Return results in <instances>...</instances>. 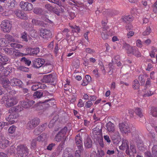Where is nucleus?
<instances>
[{"label":"nucleus","mask_w":157,"mask_h":157,"mask_svg":"<svg viewBox=\"0 0 157 157\" xmlns=\"http://www.w3.org/2000/svg\"><path fill=\"white\" fill-rule=\"evenodd\" d=\"M18 101L17 98L13 96L9 97L7 96H4L2 98L1 100L2 104L6 102L5 105L7 108H10L16 105Z\"/></svg>","instance_id":"obj_1"},{"label":"nucleus","mask_w":157,"mask_h":157,"mask_svg":"<svg viewBox=\"0 0 157 157\" xmlns=\"http://www.w3.org/2000/svg\"><path fill=\"white\" fill-rule=\"evenodd\" d=\"M16 109L14 108H11L9 110L8 113L10 114L8 117H6V119L9 124H14L15 122L14 120L17 118L19 116L18 113L15 112Z\"/></svg>","instance_id":"obj_2"},{"label":"nucleus","mask_w":157,"mask_h":157,"mask_svg":"<svg viewBox=\"0 0 157 157\" xmlns=\"http://www.w3.org/2000/svg\"><path fill=\"white\" fill-rule=\"evenodd\" d=\"M123 48L127 50V52L128 54H132L138 57L141 56L140 52L135 47H131L129 44H125Z\"/></svg>","instance_id":"obj_3"},{"label":"nucleus","mask_w":157,"mask_h":157,"mask_svg":"<svg viewBox=\"0 0 157 157\" xmlns=\"http://www.w3.org/2000/svg\"><path fill=\"white\" fill-rule=\"evenodd\" d=\"M0 27L3 32L9 33L11 31L12 27V22L9 20L5 19L1 22Z\"/></svg>","instance_id":"obj_4"},{"label":"nucleus","mask_w":157,"mask_h":157,"mask_svg":"<svg viewBox=\"0 0 157 157\" xmlns=\"http://www.w3.org/2000/svg\"><path fill=\"white\" fill-rule=\"evenodd\" d=\"M17 152L18 155L22 157H25L29 154V149L24 145H20L17 146Z\"/></svg>","instance_id":"obj_5"},{"label":"nucleus","mask_w":157,"mask_h":157,"mask_svg":"<svg viewBox=\"0 0 157 157\" xmlns=\"http://www.w3.org/2000/svg\"><path fill=\"white\" fill-rule=\"evenodd\" d=\"M118 126L120 132L122 134H128L131 132V128L126 122L119 123Z\"/></svg>","instance_id":"obj_6"},{"label":"nucleus","mask_w":157,"mask_h":157,"mask_svg":"<svg viewBox=\"0 0 157 157\" xmlns=\"http://www.w3.org/2000/svg\"><path fill=\"white\" fill-rule=\"evenodd\" d=\"M67 131V128L65 127L58 132L55 137V140L57 142H60L62 140H65L66 137L65 135Z\"/></svg>","instance_id":"obj_7"},{"label":"nucleus","mask_w":157,"mask_h":157,"mask_svg":"<svg viewBox=\"0 0 157 157\" xmlns=\"http://www.w3.org/2000/svg\"><path fill=\"white\" fill-rule=\"evenodd\" d=\"M40 120L37 118H34L29 121L26 126V128L29 130L33 129L39 124Z\"/></svg>","instance_id":"obj_8"},{"label":"nucleus","mask_w":157,"mask_h":157,"mask_svg":"<svg viewBox=\"0 0 157 157\" xmlns=\"http://www.w3.org/2000/svg\"><path fill=\"white\" fill-rule=\"evenodd\" d=\"M56 80V75L53 73L44 75L42 79V81L45 83H53Z\"/></svg>","instance_id":"obj_9"},{"label":"nucleus","mask_w":157,"mask_h":157,"mask_svg":"<svg viewBox=\"0 0 157 157\" xmlns=\"http://www.w3.org/2000/svg\"><path fill=\"white\" fill-rule=\"evenodd\" d=\"M20 6L22 9L25 11H31L33 8L32 4L24 1H21L20 2Z\"/></svg>","instance_id":"obj_10"},{"label":"nucleus","mask_w":157,"mask_h":157,"mask_svg":"<svg viewBox=\"0 0 157 157\" xmlns=\"http://www.w3.org/2000/svg\"><path fill=\"white\" fill-rule=\"evenodd\" d=\"M40 36L46 39H48L51 38L52 34L49 30L45 29H41L40 30Z\"/></svg>","instance_id":"obj_11"},{"label":"nucleus","mask_w":157,"mask_h":157,"mask_svg":"<svg viewBox=\"0 0 157 157\" xmlns=\"http://www.w3.org/2000/svg\"><path fill=\"white\" fill-rule=\"evenodd\" d=\"M10 144V141L0 134V148L4 149L7 147Z\"/></svg>","instance_id":"obj_12"},{"label":"nucleus","mask_w":157,"mask_h":157,"mask_svg":"<svg viewBox=\"0 0 157 157\" xmlns=\"http://www.w3.org/2000/svg\"><path fill=\"white\" fill-rule=\"evenodd\" d=\"M33 67L38 68L41 67L44 63V59L41 58H36L32 61Z\"/></svg>","instance_id":"obj_13"},{"label":"nucleus","mask_w":157,"mask_h":157,"mask_svg":"<svg viewBox=\"0 0 157 157\" xmlns=\"http://www.w3.org/2000/svg\"><path fill=\"white\" fill-rule=\"evenodd\" d=\"M75 143L78 150L83 151V148L82 139L80 134H78L75 136Z\"/></svg>","instance_id":"obj_14"},{"label":"nucleus","mask_w":157,"mask_h":157,"mask_svg":"<svg viewBox=\"0 0 157 157\" xmlns=\"http://www.w3.org/2000/svg\"><path fill=\"white\" fill-rule=\"evenodd\" d=\"M35 103L34 101L23 100L20 101V104L23 108H28L32 106Z\"/></svg>","instance_id":"obj_15"},{"label":"nucleus","mask_w":157,"mask_h":157,"mask_svg":"<svg viewBox=\"0 0 157 157\" xmlns=\"http://www.w3.org/2000/svg\"><path fill=\"white\" fill-rule=\"evenodd\" d=\"M22 83L20 80L15 78H13L10 80V84L13 86H18L21 87Z\"/></svg>","instance_id":"obj_16"},{"label":"nucleus","mask_w":157,"mask_h":157,"mask_svg":"<svg viewBox=\"0 0 157 157\" xmlns=\"http://www.w3.org/2000/svg\"><path fill=\"white\" fill-rule=\"evenodd\" d=\"M15 14L17 16L21 19L26 20L28 19V17L26 15L23 13L21 10H17L15 11Z\"/></svg>","instance_id":"obj_17"},{"label":"nucleus","mask_w":157,"mask_h":157,"mask_svg":"<svg viewBox=\"0 0 157 157\" xmlns=\"http://www.w3.org/2000/svg\"><path fill=\"white\" fill-rule=\"evenodd\" d=\"M84 145L86 148H89L92 147V142L90 138L87 137L84 140Z\"/></svg>","instance_id":"obj_18"},{"label":"nucleus","mask_w":157,"mask_h":157,"mask_svg":"<svg viewBox=\"0 0 157 157\" xmlns=\"http://www.w3.org/2000/svg\"><path fill=\"white\" fill-rule=\"evenodd\" d=\"M122 144L119 146L120 149L124 150L126 148H129V144L128 141L125 139H123L122 140Z\"/></svg>","instance_id":"obj_19"},{"label":"nucleus","mask_w":157,"mask_h":157,"mask_svg":"<svg viewBox=\"0 0 157 157\" xmlns=\"http://www.w3.org/2000/svg\"><path fill=\"white\" fill-rule=\"evenodd\" d=\"M108 27L103 28L102 32L101 33V35L102 38L104 40H105L108 39L109 36H111L112 34H110L109 33L108 35L107 33V29Z\"/></svg>","instance_id":"obj_20"},{"label":"nucleus","mask_w":157,"mask_h":157,"mask_svg":"<svg viewBox=\"0 0 157 157\" xmlns=\"http://www.w3.org/2000/svg\"><path fill=\"white\" fill-rule=\"evenodd\" d=\"M46 106V104L45 102H38L35 105V107L37 110H42L44 109Z\"/></svg>","instance_id":"obj_21"},{"label":"nucleus","mask_w":157,"mask_h":157,"mask_svg":"<svg viewBox=\"0 0 157 157\" xmlns=\"http://www.w3.org/2000/svg\"><path fill=\"white\" fill-rule=\"evenodd\" d=\"M106 129L109 132H113L115 130L114 124L111 122H109L106 124Z\"/></svg>","instance_id":"obj_22"},{"label":"nucleus","mask_w":157,"mask_h":157,"mask_svg":"<svg viewBox=\"0 0 157 157\" xmlns=\"http://www.w3.org/2000/svg\"><path fill=\"white\" fill-rule=\"evenodd\" d=\"M44 85L41 83H35L33 85L31 89L32 90L35 91L39 88L44 89Z\"/></svg>","instance_id":"obj_23"},{"label":"nucleus","mask_w":157,"mask_h":157,"mask_svg":"<svg viewBox=\"0 0 157 157\" xmlns=\"http://www.w3.org/2000/svg\"><path fill=\"white\" fill-rule=\"evenodd\" d=\"M2 71L5 76H7L11 72L12 67L10 66H8L5 68L3 67Z\"/></svg>","instance_id":"obj_24"},{"label":"nucleus","mask_w":157,"mask_h":157,"mask_svg":"<svg viewBox=\"0 0 157 157\" xmlns=\"http://www.w3.org/2000/svg\"><path fill=\"white\" fill-rule=\"evenodd\" d=\"M17 5V2L15 0H9L8 1L7 6L10 9L14 8Z\"/></svg>","instance_id":"obj_25"},{"label":"nucleus","mask_w":157,"mask_h":157,"mask_svg":"<svg viewBox=\"0 0 157 157\" xmlns=\"http://www.w3.org/2000/svg\"><path fill=\"white\" fill-rule=\"evenodd\" d=\"M2 83L4 88H7L10 86V82L7 78H3L2 80Z\"/></svg>","instance_id":"obj_26"},{"label":"nucleus","mask_w":157,"mask_h":157,"mask_svg":"<svg viewBox=\"0 0 157 157\" xmlns=\"http://www.w3.org/2000/svg\"><path fill=\"white\" fill-rule=\"evenodd\" d=\"M40 52V49L39 48H32L31 50V52L29 54V55L36 56Z\"/></svg>","instance_id":"obj_27"},{"label":"nucleus","mask_w":157,"mask_h":157,"mask_svg":"<svg viewBox=\"0 0 157 157\" xmlns=\"http://www.w3.org/2000/svg\"><path fill=\"white\" fill-rule=\"evenodd\" d=\"M14 49L5 48H3V50L5 53L9 55H11L14 54Z\"/></svg>","instance_id":"obj_28"},{"label":"nucleus","mask_w":157,"mask_h":157,"mask_svg":"<svg viewBox=\"0 0 157 157\" xmlns=\"http://www.w3.org/2000/svg\"><path fill=\"white\" fill-rule=\"evenodd\" d=\"M47 139V134L43 133L37 137V140L39 142H43Z\"/></svg>","instance_id":"obj_29"},{"label":"nucleus","mask_w":157,"mask_h":157,"mask_svg":"<svg viewBox=\"0 0 157 157\" xmlns=\"http://www.w3.org/2000/svg\"><path fill=\"white\" fill-rule=\"evenodd\" d=\"M6 40L7 41L8 43L10 42H17V40H15L13 37L10 34H6L5 36Z\"/></svg>","instance_id":"obj_30"},{"label":"nucleus","mask_w":157,"mask_h":157,"mask_svg":"<svg viewBox=\"0 0 157 157\" xmlns=\"http://www.w3.org/2000/svg\"><path fill=\"white\" fill-rule=\"evenodd\" d=\"M53 68V66L51 64L46 65L44 67V70H45L44 71L46 73H48L51 72Z\"/></svg>","instance_id":"obj_31"},{"label":"nucleus","mask_w":157,"mask_h":157,"mask_svg":"<svg viewBox=\"0 0 157 157\" xmlns=\"http://www.w3.org/2000/svg\"><path fill=\"white\" fill-rule=\"evenodd\" d=\"M132 87L134 90H137L140 87V83L137 79L135 80L132 83Z\"/></svg>","instance_id":"obj_32"},{"label":"nucleus","mask_w":157,"mask_h":157,"mask_svg":"<svg viewBox=\"0 0 157 157\" xmlns=\"http://www.w3.org/2000/svg\"><path fill=\"white\" fill-rule=\"evenodd\" d=\"M136 143L138 147L140 150H144L145 148L142 140H137Z\"/></svg>","instance_id":"obj_33"},{"label":"nucleus","mask_w":157,"mask_h":157,"mask_svg":"<svg viewBox=\"0 0 157 157\" xmlns=\"http://www.w3.org/2000/svg\"><path fill=\"white\" fill-rule=\"evenodd\" d=\"M135 112L136 115L140 117H143V111L141 109L139 108H136L135 110Z\"/></svg>","instance_id":"obj_34"},{"label":"nucleus","mask_w":157,"mask_h":157,"mask_svg":"<svg viewBox=\"0 0 157 157\" xmlns=\"http://www.w3.org/2000/svg\"><path fill=\"white\" fill-rule=\"evenodd\" d=\"M122 19L124 21L127 22L132 21L133 20V17L131 15H128L123 17Z\"/></svg>","instance_id":"obj_35"},{"label":"nucleus","mask_w":157,"mask_h":157,"mask_svg":"<svg viewBox=\"0 0 157 157\" xmlns=\"http://www.w3.org/2000/svg\"><path fill=\"white\" fill-rule=\"evenodd\" d=\"M120 135L119 132L117 131L113 133L112 136V138L113 140H115L120 138Z\"/></svg>","instance_id":"obj_36"},{"label":"nucleus","mask_w":157,"mask_h":157,"mask_svg":"<svg viewBox=\"0 0 157 157\" xmlns=\"http://www.w3.org/2000/svg\"><path fill=\"white\" fill-rule=\"evenodd\" d=\"M101 133V131L99 128L96 127L93 129V134L94 135H99Z\"/></svg>","instance_id":"obj_37"},{"label":"nucleus","mask_w":157,"mask_h":157,"mask_svg":"<svg viewBox=\"0 0 157 157\" xmlns=\"http://www.w3.org/2000/svg\"><path fill=\"white\" fill-rule=\"evenodd\" d=\"M8 44L7 41L6 40L5 37L0 39V46L1 47H5Z\"/></svg>","instance_id":"obj_38"},{"label":"nucleus","mask_w":157,"mask_h":157,"mask_svg":"<svg viewBox=\"0 0 157 157\" xmlns=\"http://www.w3.org/2000/svg\"><path fill=\"white\" fill-rule=\"evenodd\" d=\"M9 59L8 57L4 55H0V61L2 62H7L8 61Z\"/></svg>","instance_id":"obj_39"},{"label":"nucleus","mask_w":157,"mask_h":157,"mask_svg":"<svg viewBox=\"0 0 157 157\" xmlns=\"http://www.w3.org/2000/svg\"><path fill=\"white\" fill-rule=\"evenodd\" d=\"M151 152L154 157H157V145H154L152 147Z\"/></svg>","instance_id":"obj_40"},{"label":"nucleus","mask_w":157,"mask_h":157,"mask_svg":"<svg viewBox=\"0 0 157 157\" xmlns=\"http://www.w3.org/2000/svg\"><path fill=\"white\" fill-rule=\"evenodd\" d=\"M17 127L14 125L10 127L8 130V132L10 134L13 133L16 130Z\"/></svg>","instance_id":"obj_41"},{"label":"nucleus","mask_w":157,"mask_h":157,"mask_svg":"<svg viewBox=\"0 0 157 157\" xmlns=\"http://www.w3.org/2000/svg\"><path fill=\"white\" fill-rule=\"evenodd\" d=\"M151 31V29L150 27L149 26H147L146 27L145 31L143 32V35L144 36L148 35L150 34Z\"/></svg>","instance_id":"obj_42"},{"label":"nucleus","mask_w":157,"mask_h":157,"mask_svg":"<svg viewBox=\"0 0 157 157\" xmlns=\"http://www.w3.org/2000/svg\"><path fill=\"white\" fill-rule=\"evenodd\" d=\"M21 61L23 62L25 64L29 66L31 63V61L27 59L25 57H23L21 58Z\"/></svg>","instance_id":"obj_43"},{"label":"nucleus","mask_w":157,"mask_h":157,"mask_svg":"<svg viewBox=\"0 0 157 157\" xmlns=\"http://www.w3.org/2000/svg\"><path fill=\"white\" fill-rule=\"evenodd\" d=\"M43 93L42 92L39 91H36L34 93L33 96L35 98H39L43 96Z\"/></svg>","instance_id":"obj_44"},{"label":"nucleus","mask_w":157,"mask_h":157,"mask_svg":"<svg viewBox=\"0 0 157 157\" xmlns=\"http://www.w3.org/2000/svg\"><path fill=\"white\" fill-rule=\"evenodd\" d=\"M150 113L153 117H157V108L154 107H152Z\"/></svg>","instance_id":"obj_45"},{"label":"nucleus","mask_w":157,"mask_h":157,"mask_svg":"<svg viewBox=\"0 0 157 157\" xmlns=\"http://www.w3.org/2000/svg\"><path fill=\"white\" fill-rule=\"evenodd\" d=\"M17 69L18 70L24 72H28L29 70V68L23 66H20Z\"/></svg>","instance_id":"obj_46"},{"label":"nucleus","mask_w":157,"mask_h":157,"mask_svg":"<svg viewBox=\"0 0 157 157\" xmlns=\"http://www.w3.org/2000/svg\"><path fill=\"white\" fill-rule=\"evenodd\" d=\"M21 38L22 39L23 41L26 42L28 41L27 34L25 32H24L21 34Z\"/></svg>","instance_id":"obj_47"},{"label":"nucleus","mask_w":157,"mask_h":157,"mask_svg":"<svg viewBox=\"0 0 157 157\" xmlns=\"http://www.w3.org/2000/svg\"><path fill=\"white\" fill-rule=\"evenodd\" d=\"M100 69L101 70L102 73L104 75L105 73V69L104 66L102 62H99L98 63Z\"/></svg>","instance_id":"obj_48"},{"label":"nucleus","mask_w":157,"mask_h":157,"mask_svg":"<svg viewBox=\"0 0 157 157\" xmlns=\"http://www.w3.org/2000/svg\"><path fill=\"white\" fill-rule=\"evenodd\" d=\"M139 80L142 84L144 85L145 82V78L144 77L143 75H140L139 76Z\"/></svg>","instance_id":"obj_49"},{"label":"nucleus","mask_w":157,"mask_h":157,"mask_svg":"<svg viewBox=\"0 0 157 157\" xmlns=\"http://www.w3.org/2000/svg\"><path fill=\"white\" fill-rule=\"evenodd\" d=\"M154 94V92L148 90L147 91V92L144 94V97L150 96Z\"/></svg>","instance_id":"obj_50"},{"label":"nucleus","mask_w":157,"mask_h":157,"mask_svg":"<svg viewBox=\"0 0 157 157\" xmlns=\"http://www.w3.org/2000/svg\"><path fill=\"white\" fill-rule=\"evenodd\" d=\"M33 12L35 14H40L42 13L43 10L41 8H37L34 9Z\"/></svg>","instance_id":"obj_51"},{"label":"nucleus","mask_w":157,"mask_h":157,"mask_svg":"<svg viewBox=\"0 0 157 157\" xmlns=\"http://www.w3.org/2000/svg\"><path fill=\"white\" fill-rule=\"evenodd\" d=\"M46 9L50 11H52L54 10V7L49 4H46L45 5Z\"/></svg>","instance_id":"obj_52"},{"label":"nucleus","mask_w":157,"mask_h":157,"mask_svg":"<svg viewBox=\"0 0 157 157\" xmlns=\"http://www.w3.org/2000/svg\"><path fill=\"white\" fill-rule=\"evenodd\" d=\"M93 72L96 77L98 78L100 76V75L99 73L98 68H96L94 70Z\"/></svg>","instance_id":"obj_53"},{"label":"nucleus","mask_w":157,"mask_h":157,"mask_svg":"<svg viewBox=\"0 0 157 157\" xmlns=\"http://www.w3.org/2000/svg\"><path fill=\"white\" fill-rule=\"evenodd\" d=\"M47 126V124L46 123H44V124L41 125L40 126H39L38 127V128L40 130V132H42L44 131L46 128Z\"/></svg>","instance_id":"obj_54"},{"label":"nucleus","mask_w":157,"mask_h":157,"mask_svg":"<svg viewBox=\"0 0 157 157\" xmlns=\"http://www.w3.org/2000/svg\"><path fill=\"white\" fill-rule=\"evenodd\" d=\"M93 105L92 102L91 101H87L85 104V107L86 108H90Z\"/></svg>","instance_id":"obj_55"},{"label":"nucleus","mask_w":157,"mask_h":157,"mask_svg":"<svg viewBox=\"0 0 157 157\" xmlns=\"http://www.w3.org/2000/svg\"><path fill=\"white\" fill-rule=\"evenodd\" d=\"M14 54L15 56H26V55H27V54H25V53H23L19 52L17 51V52L14 51Z\"/></svg>","instance_id":"obj_56"},{"label":"nucleus","mask_w":157,"mask_h":157,"mask_svg":"<svg viewBox=\"0 0 157 157\" xmlns=\"http://www.w3.org/2000/svg\"><path fill=\"white\" fill-rule=\"evenodd\" d=\"M12 108H14L16 109L14 111L17 113L22 111L23 109V107H21V105L15 106Z\"/></svg>","instance_id":"obj_57"},{"label":"nucleus","mask_w":157,"mask_h":157,"mask_svg":"<svg viewBox=\"0 0 157 157\" xmlns=\"http://www.w3.org/2000/svg\"><path fill=\"white\" fill-rule=\"evenodd\" d=\"M9 124L8 122H0V130H1L5 126H7Z\"/></svg>","instance_id":"obj_58"},{"label":"nucleus","mask_w":157,"mask_h":157,"mask_svg":"<svg viewBox=\"0 0 157 157\" xmlns=\"http://www.w3.org/2000/svg\"><path fill=\"white\" fill-rule=\"evenodd\" d=\"M151 85V81L150 78H148L147 79V81L145 85V86L146 87H149Z\"/></svg>","instance_id":"obj_59"},{"label":"nucleus","mask_w":157,"mask_h":157,"mask_svg":"<svg viewBox=\"0 0 157 157\" xmlns=\"http://www.w3.org/2000/svg\"><path fill=\"white\" fill-rule=\"evenodd\" d=\"M84 105V103L83 101L81 99H80L78 101V103L77 104V106L78 107H82Z\"/></svg>","instance_id":"obj_60"},{"label":"nucleus","mask_w":157,"mask_h":157,"mask_svg":"<svg viewBox=\"0 0 157 157\" xmlns=\"http://www.w3.org/2000/svg\"><path fill=\"white\" fill-rule=\"evenodd\" d=\"M36 144V140L33 139L32 140L31 143V147L32 148L34 149L35 148Z\"/></svg>","instance_id":"obj_61"},{"label":"nucleus","mask_w":157,"mask_h":157,"mask_svg":"<svg viewBox=\"0 0 157 157\" xmlns=\"http://www.w3.org/2000/svg\"><path fill=\"white\" fill-rule=\"evenodd\" d=\"M41 132L38 127L35 129L33 132L34 134L36 136L39 135Z\"/></svg>","instance_id":"obj_62"},{"label":"nucleus","mask_w":157,"mask_h":157,"mask_svg":"<svg viewBox=\"0 0 157 157\" xmlns=\"http://www.w3.org/2000/svg\"><path fill=\"white\" fill-rule=\"evenodd\" d=\"M81 151L79 150H76L75 152V157H81L80 154Z\"/></svg>","instance_id":"obj_63"},{"label":"nucleus","mask_w":157,"mask_h":157,"mask_svg":"<svg viewBox=\"0 0 157 157\" xmlns=\"http://www.w3.org/2000/svg\"><path fill=\"white\" fill-rule=\"evenodd\" d=\"M153 11L155 13H157V0L153 5Z\"/></svg>","instance_id":"obj_64"}]
</instances>
